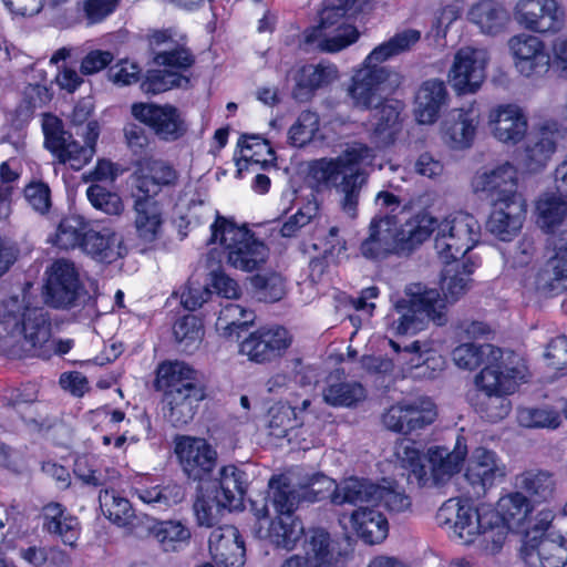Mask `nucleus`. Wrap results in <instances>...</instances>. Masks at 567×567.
<instances>
[{"label":"nucleus","mask_w":567,"mask_h":567,"mask_svg":"<svg viewBox=\"0 0 567 567\" xmlns=\"http://www.w3.org/2000/svg\"><path fill=\"white\" fill-rule=\"evenodd\" d=\"M399 247L393 219L375 217L369 228V237L361 244V254L369 259L382 258Z\"/></svg>","instance_id":"2f4dec72"},{"label":"nucleus","mask_w":567,"mask_h":567,"mask_svg":"<svg viewBox=\"0 0 567 567\" xmlns=\"http://www.w3.org/2000/svg\"><path fill=\"white\" fill-rule=\"evenodd\" d=\"M141 525L145 527L165 553L178 551L188 545L192 533L181 520H156L148 516L141 518Z\"/></svg>","instance_id":"7c9ffc66"},{"label":"nucleus","mask_w":567,"mask_h":567,"mask_svg":"<svg viewBox=\"0 0 567 567\" xmlns=\"http://www.w3.org/2000/svg\"><path fill=\"white\" fill-rule=\"evenodd\" d=\"M517 422L526 429L556 430L561 424L560 413L551 406H523L517 409Z\"/></svg>","instance_id":"5fc2aeb1"},{"label":"nucleus","mask_w":567,"mask_h":567,"mask_svg":"<svg viewBox=\"0 0 567 567\" xmlns=\"http://www.w3.org/2000/svg\"><path fill=\"white\" fill-rule=\"evenodd\" d=\"M319 212V204L315 198L308 199L300 205L297 212L290 215L282 224L280 234L282 237H295L300 229L307 226Z\"/></svg>","instance_id":"0e129e2a"},{"label":"nucleus","mask_w":567,"mask_h":567,"mask_svg":"<svg viewBox=\"0 0 567 567\" xmlns=\"http://www.w3.org/2000/svg\"><path fill=\"white\" fill-rule=\"evenodd\" d=\"M255 319L254 311L236 303H227L217 317L216 332L227 341H237L241 332L252 326Z\"/></svg>","instance_id":"37998d69"},{"label":"nucleus","mask_w":567,"mask_h":567,"mask_svg":"<svg viewBox=\"0 0 567 567\" xmlns=\"http://www.w3.org/2000/svg\"><path fill=\"white\" fill-rule=\"evenodd\" d=\"M422 33L413 28H405L396 31L391 38L377 45L370 58L383 63L412 50L421 40Z\"/></svg>","instance_id":"8fccbe9b"},{"label":"nucleus","mask_w":567,"mask_h":567,"mask_svg":"<svg viewBox=\"0 0 567 567\" xmlns=\"http://www.w3.org/2000/svg\"><path fill=\"white\" fill-rule=\"evenodd\" d=\"M383 62L370 58L353 71L348 93L355 106L361 109L375 107L372 115L371 141L377 148H386L395 143L402 131L401 112L403 105L396 100L381 103L384 84L390 76V70Z\"/></svg>","instance_id":"7ed1b4c3"},{"label":"nucleus","mask_w":567,"mask_h":567,"mask_svg":"<svg viewBox=\"0 0 567 567\" xmlns=\"http://www.w3.org/2000/svg\"><path fill=\"white\" fill-rule=\"evenodd\" d=\"M303 551L308 567H337L330 535L322 528H313L305 534Z\"/></svg>","instance_id":"c03bdc74"},{"label":"nucleus","mask_w":567,"mask_h":567,"mask_svg":"<svg viewBox=\"0 0 567 567\" xmlns=\"http://www.w3.org/2000/svg\"><path fill=\"white\" fill-rule=\"evenodd\" d=\"M173 333L176 342L190 347L202 341L205 330L202 319L188 315L174 323Z\"/></svg>","instance_id":"69168bd1"},{"label":"nucleus","mask_w":567,"mask_h":567,"mask_svg":"<svg viewBox=\"0 0 567 567\" xmlns=\"http://www.w3.org/2000/svg\"><path fill=\"white\" fill-rule=\"evenodd\" d=\"M379 491L374 505L382 504L391 513H402L411 507V498L399 488L395 482L383 478L378 483Z\"/></svg>","instance_id":"13d9d810"},{"label":"nucleus","mask_w":567,"mask_h":567,"mask_svg":"<svg viewBox=\"0 0 567 567\" xmlns=\"http://www.w3.org/2000/svg\"><path fill=\"white\" fill-rule=\"evenodd\" d=\"M408 414L414 433L431 425L437 416V411L431 399L422 396L408 401Z\"/></svg>","instance_id":"e2e57ef3"},{"label":"nucleus","mask_w":567,"mask_h":567,"mask_svg":"<svg viewBox=\"0 0 567 567\" xmlns=\"http://www.w3.org/2000/svg\"><path fill=\"white\" fill-rule=\"evenodd\" d=\"M491 54L486 48L465 45L453 56L447 81L457 95L475 94L487 78Z\"/></svg>","instance_id":"f8f14e48"},{"label":"nucleus","mask_w":567,"mask_h":567,"mask_svg":"<svg viewBox=\"0 0 567 567\" xmlns=\"http://www.w3.org/2000/svg\"><path fill=\"white\" fill-rule=\"evenodd\" d=\"M45 301L54 308H69L76 300L80 291L79 274L68 260L54 261L45 271Z\"/></svg>","instance_id":"6ab92c4d"},{"label":"nucleus","mask_w":567,"mask_h":567,"mask_svg":"<svg viewBox=\"0 0 567 567\" xmlns=\"http://www.w3.org/2000/svg\"><path fill=\"white\" fill-rule=\"evenodd\" d=\"M152 41L155 44L165 45V49L157 52L154 59L155 63L164 69L148 71L142 83L143 91L147 94H159L182 86L186 80L181 75V71L193 63L190 53L184 43L173 40L172 32L167 30L154 33Z\"/></svg>","instance_id":"9b49d317"},{"label":"nucleus","mask_w":567,"mask_h":567,"mask_svg":"<svg viewBox=\"0 0 567 567\" xmlns=\"http://www.w3.org/2000/svg\"><path fill=\"white\" fill-rule=\"evenodd\" d=\"M481 123V112L473 102L451 110L441 123L442 141L455 151H464L474 144Z\"/></svg>","instance_id":"a211bd4d"},{"label":"nucleus","mask_w":567,"mask_h":567,"mask_svg":"<svg viewBox=\"0 0 567 567\" xmlns=\"http://www.w3.org/2000/svg\"><path fill=\"white\" fill-rule=\"evenodd\" d=\"M514 20L523 29L539 34H555L565 27V11L557 0H517Z\"/></svg>","instance_id":"ddd939ff"},{"label":"nucleus","mask_w":567,"mask_h":567,"mask_svg":"<svg viewBox=\"0 0 567 567\" xmlns=\"http://www.w3.org/2000/svg\"><path fill=\"white\" fill-rule=\"evenodd\" d=\"M534 550L542 567H564L567 564V539L559 534L542 537Z\"/></svg>","instance_id":"864d4df0"},{"label":"nucleus","mask_w":567,"mask_h":567,"mask_svg":"<svg viewBox=\"0 0 567 567\" xmlns=\"http://www.w3.org/2000/svg\"><path fill=\"white\" fill-rule=\"evenodd\" d=\"M79 520L68 515L59 503H50L43 507V529L58 535L61 540L74 547L80 535Z\"/></svg>","instance_id":"a19ab883"},{"label":"nucleus","mask_w":567,"mask_h":567,"mask_svg":"<svg viewBox=\"0 0 567 567\" xmlns=\"http://www.w3.org/2000/svg\"><path fill=\"white\" fill-rule=\"evenodd\" d=\"M471 185L476 194H484L492 203L522 197L516 190L517 169L511 163H504L492 169L477 171Z\"/></svg>","instance_id":"5701e85b"},{"label":"nucleus","mask_w":567,"mask_h":567,"mask_svg":"<svg viewBox=\"0 0 567 567\" xmlns=\"http://www.w3.org/2000/svg\"><path fill=\"white\" fill-rule=\"evenodd\" d=\"M291 78L297 91L312 93L338 81L340 73L334 63L321 61L317 64L300 65L291 73Z\"/></svg>","instance_id":"72a5a7b5"},{"label":"nucleus","mask_w":567,"mask_h":567,"mask_svg":"<svg viewBox=\"0 0 567 567\" xmlns=\"http://www.w3.org/2000/svg\"><path fill=\"white\" fill-rule=\"evenodd\" d=\"M258 533L260 538L268 539L276 547L291 550L305 529L301 520L295 515H277L268 523L265 533H262V526Z\"/></svg>","instance_id":"ea45409f"},{"label":"nucleus","mask_w":567,"mask_h":567,"mask_svg":"<svg viewBox=\"0 0 567 567\" xmlns=\"http://www.w3.org/2000/svg\"><path fill=\"white\" fill-rule=\"evenodd\" d=\"M269 414L270 434L276 437H285L289 430L301 424L297 413V401L295 400L275 404L269 410Z\"/></svg>","instance_id":"4d7b16f0"},{"label":"nucleus","mask_w":567,"mask_h":567,"mask_svg":"<svg viewBox=\"0 0 567 567\" xmlns=\"http://www.w3.org/2000/svg\"><path fill=\"white\" fill-rule=\"evenodd\" d=\"M237 508L218 493L216 486L200 484L196 489L193 509L199 526L213 527L220 522L226 509Z\"/></svg>","instance_id":"473e14b6"},{"label":"nucleus","mask_w":567,"mask_h":567,"mask_svg":"<svg viewBox=\"0 0 567 567\" xmlns=\"http://www.w3.org/2000/svg\"><path fill=\"white\" fill-rule=\"evenodd\" d=\"M567 217V200L557 192H547L536 202V221L538 226L553 231Z\"/></svg>","instance_id":"de8ad7c7"},{"label":"nucleus","mask_w":567,"mask_h":567,"mask_svg":"<svg viewBox=\"0 0 567 567\" xmlns=\"http://www.w3.org/2000/svg\"><path fill=\"white\" fill-rule=\"evenodd\" d=\"M354 1L326 0L319 23L301 33L299 45L307 51L337 53L355 43L360 32L350 14Z\"/></svg>","instance_id":"0eeeda50"},{"label":"nucleus","mask_w":567,"mask_h":567,"mask_svg":"<svg viewBox=\"0 0 567 567\" xmlns=\"http://www.w3.org/2000/svg\"><path fill=\"white\" fill-rule=\"evenodd\" d=\"M44 147L54 156L59 164L73 171H80L87 165L96 152V142L100 136L97 121L87 123L85 132H79L84 144L74 140L64 131L62 121L52 114L42 117Z\"/></svg>","instance_id":"9d476101"},{"label":"nucleus","mask_w":567,"mask_h":567,"mask_svg":"<svg viewBox=\"0 0 567 567\" xmlns=\"http://www.w3.org/2000/svg\"><path fill=\"white\" fill-rule=\"evenodd\" d=\"M100 508L103 515L113 524L124 527L133 526L135 534L138 532V524L142 517H136L130 501L123 497L114 487L102 488L99 494Z\"/></svg>","instance_id":"f704fd0d"},{"label":"nucleus","mask_w":567,"mask_h":567,"mask_svg":"<svg viewBox=\"0 0 567 567\" xmlns=\"http://www.w3.org/2000/svg\"><path fill=\"white\" fill-rule=\"evenodd\" d=\"M134 228L143 243H154L163 234L164 210L159 202L142 195L134 196Z\"/></svg>","instance_id":"cd10ccee"},{"label":"nucleus","mask_w":567,"mask_h":567,"mask_svg":"<svg viewBox=\"0 0 567 567\" xmlns=\"http://www.w3.org/2000/svg\"><path fill=\"white\" fill-rule=\"evenodd\" d=\"M436 229L435 249L445 265L441 276V289L423 282L405 286L404 296L392 298L393 308L386 316L390 332L404 336L426 329L430 321L436 326L447 322V306L465 293L470 276L480 266V258L467 255L480 241L481 225L466 212L449 214L440 224L427 212L412 216L403 226L401 243L405 248L422 244Z\"/></svg>","instance_id":"f257e3e1"},{"label":"nucleus","mask_w":567,"mask_h":567,"mask_svg":"<svg viewBox=\"0 0 567 567\" xmlns=\"http://www.w3.org/2000/svg\"><path fill=\"white\" fill-rule=\"evenodd\" d=\"M236 165L238 173L252 167H266L275 161V152L269 143L259 135L243 136L238 142Z\"/></svg>","instance_id":"58836bf2"},{"label":"nucleus","mask_w":567,"mask_h":567,"mask_svg":"<svg viewBox=\"0 0 567 567\" xmlns=\"http://www.w3.org/2000/svg\"><path fill=\"white\" fill-rule=\"evenodd\" d=\"M81 249L93 259L101 262H113L125 252L123 238L109 227L101 230L89 229L84 233Z\"/></svg>","instance_id":"c756f323"},{"label":"nucleus","mask_w":567,"mask_h":567,"mask_svg":"<svg viewBox=\"0 0 567 567\" xmlns=\"http://www.w3.org/2000/svg\"><path fill=\"white\" fill-rule=\"evenodd\" d=\"M507 467L502 457L493 450L475 447L467 460L464 477L475 497L484 496L496 483L502 482Z\"/></svg>","instance_id":"dca6fc26"},{"label":"nucleus","mask_w":567,"mask_h":567,"mask_svg":"<svg viewBox=\"0 0 567 567\" xmlns=\"http://www.w3.org/2000/svg\"><path fill=\"white\" fill-rule=\"evenodd\" d=\"M508 50L516 72L525 79L537 80L550 69L545 42L535 34L518 33L508 40Z\"/></svg>","instance_id":"2eb2a0df"},{"label":"nucleus","mask_w":567,"mask_h":567,"mask_svg":"<svg viewBox=\"0 0 567 567\" xmlns=\"http://www.w3.org/2000/svg\"><path fill=\"white\" fill-rule=\"evenodd\" d=\"M86 196L94 208L107 215L118 216L124 212V203L121 196L102 185H91L86 190Z\"/></svg>","instance_id":"052dcab7"},{"label":"nucleus","mask_w":567,"mask_h":567,"mask_svg":"<svg viewBox=\"0 0 567 567\" xmlns=\"http://www.w3.org/2000/svg\"><path fill=\"white\" fill-rule=\"evenodd\" d=\"M85 219L78 215L64 217L51 238V243L60 249L81 247L84 233L89 231Z\"/></svg>","instance_id":"6e6d98bb"},{"label":"nucleus","mask_w":567,"mask_h":567,"mask_svg":"<svg viewBox=\"0 0 567 567\" xmlns=\"http://www.w3.org/2000/svg\"><path fill=\"white\" fill-rule=\"evenodd\" d=\"M396 461L403 468L411 471L416 481H425V465L422 463V455L415 443L410 440H400L394 447Z\"/></svg>","instance_id":"bf43d9fd"},{"label":"nucleus","mask_w":567,"mask_h":567,"mask_svg":"<svg viewBox=\"0 0 567 567\" xmlns=\"http://www.w3.org/2000/svg\"><path fill=\"white\" fill-rule=\"evenodd\" d=\"M208 544L213 564L202 567H241L245 564V544L235 526L225 525L214 529Z\"/></svg>","instance_id":"b1692460"},{"label":"nucleus","mask_w":567,"mask_h":567,"mask_svg":"<svg viewBox=\"0 0 567 567\" xmlns=\"http://www.w3.org/2000/svg\"><path fill=\"white\" fill-rule=\"evenodd\" d=\"M466 449L457 447L450 451L443 446H432L427 450L424 478L419 481L422 487H442L458 473L465 460Z\"/></svg>","instance_id":"a878e982"},{"label":"nucleus","mask_w":567,"mask_h":567,"mask_svg":"<svg viewBox=\"0 0 567 567\" xmlns=\"http://www.w3.org/2000/svg\"><path fill=\"white\" fill-rule=\"evenodd\" d=\"M378 493V483L369 478L349 477L336 486L330 499L333 505L350 504L362 507L361 504L367 503L374 506Z\"/></svg>","instance_id":"e433bc0d"},{"label":"nucleus","mask_w":567,"mask_h":567,"mask_svg":"<svg viewBox=\"0 0 567 567\" xmlns=\"http://www.w3.org/2000/svg\"><path fill=\"white\" fill-rule=\"evenodd\" d=\"M341 125H343V121L336 117L324 123L322 132H320L318 114L311 111H303L289 128L288 141L293 146L302 147L310 143L316 136L322 141L328 140L329 135L326 133V130L331 128V131H337Z\"/></svg>","instance_id":"c9c22d12"},{"label":"nucleus","mask_w":567,"mask_h":567,"mask_svg":"<svg viewBox=\"0 0 567 567\" xmlns=\"http://www.w3.org/2000/svg\"><path fill=\"white\" fill-rule=\"evenodd\" d=\"M352 528L365 544L382 543L389 533L388 519L384 515L370 507H359L350 516Z\"/></svg>","instance_id":"4c0bfd02"},{"label":"nucleus","mask_w":567,"mask_h":567,"mask_svg":"<svg viewBox=\"0 0 567 567\" xmlns=\"http://www.w3.org/2000/svg\"><path fill=\"white\" fill-rule=\"evenodd\" d=\"M155 389L164 393L166 417L175 427L188 424L199 402L206 398L205 384L197 371L183 361H164L156 370Z\"/></svg>","instance_id":"423d86ee"},{"label":"nucleus","mask_w":567,"mask_h":567,"mask_svg":"<svg viewBox=\"0 0 567 567\" xmlns=\"http://www.w3.org/2000/svg\"><path fill=\"white\" fill-rule=\"evenodd\" d=\"M409 419L408 401L398 402L382 414V423L386 430L404 435L412 433Z\"/></svg>","instance_id":"774afa93"},{"label":"nucleus","mask_w":567,"mask_h":567,"mask_svg":"<svg viewBox=\"0 0 567 567\" xmlns=\"http://www.w3.org/2000/svg\"><path fill=\"white\" fill-rule=\"evenodd\" d=\"M269 497L278 515H293L301 499L299 492L285 475L274 476L269 481Z\"/></svg>","instance_id":"3c124183"},{"label":"nucleus","mask_w":567,"mask_h":567,"mask_svg":"<svg viewBox=\"0 0 567 567\" xmlns=\"http://www.w3.org/2000/svg\"><path fill=\"white\" fill-rule=\"evenodd\" d=\"M468 20L485 34H497L506 24L507 14L502 4L494 0H481L468 11Z\"/></svg>","instance_id":"a18cd8bd"},{"label":"nucleus","mask_w":567,"mask_h":567,"mask_svg":"<svg viewBox=\"0 0 567 567\" xmlns=\"http://www.w3.org/2000/svg\"><path fill=\"white\" fill-rule=\"evenodd\" d=\"M374 157V148L355 142L349 144L337 157H322L311 162L308 177L318 189H336L340 193L342 212L354 218L364 182L363 167L372 165Z\"/></svg>","instance_id":"20e7f679"},{"label":"nucleus","mask_w":567,"mask_h":567,"mask_svg":"<svg viewBox=\"0 0 567 567\" xmlns=\"http://www.w3.org/2000/svg\"><path fill=\"white\" fill-rule=\"evenodd\" d=\"M175 453L184 474L193 481H205L217 465V451L205 439L181 436Z\"/></svg>","instance_id":"f3484780"},{"label":"nucleus","mask_w":567,"mask_h":567,"mask_svg":"<svg viewBox=\"0 0 567 567\" xmlns=\"http://www.w3.org/2000/svg\"><path fill=\"white\" fill-rule=\"evenodd\" d=\"M529 379L530 372L524 362L494 360L475 375L476 393L472 405L482 419L492 423L498 422L512 411L508 395L515 393Z\"/></svg>","instance_id":"39448f33"},{"label":"nucleus","mask_w":567,"mask_h":567,"mask_svg":"<svg viewBox=\"0 0 567 567\" xmlns=\"http://www.w3.org/2000/svg\"><path fill=\"white\" fill-rule=\"evenodd\" d=\"M487 124L492 136L503 144L515 145L528 130L524 110L515 103L498 104L488 112Z\"/></svg>","instance_id":"4be33fe9"},{"label":"nucleus","mask_w":567,"mask_h":567,"mask_svg":"<svg viewBox=\"0 0 567 567\" xmlns=\"http://www.w3.org/2000/svg\"><path fill=\"white\" fill-rule=\"evenodd\" d=\"M251 284L258 291L260 299L269 302L280 300L286 293V284L279 274H269L267 276H256Z\"/></svg>","instance_id":"338daca9"},{"label":"nucleus","mask_w":567,"mask_h":567,"mask_svg":"<svg viewBox=\"0 0 567 567\" xmlns=\"http://www.w3.org/2000/svg\"><path fill=\"white\" fill-rule=\"evenodd\" d=\"M565 128L555 120L543 122L535 138L525 147L518 158L519 168L525 173L543 169L557 148V141L565 136Z\"/></svg>","instance_id":"aec40b11"},{"label":"nucleus","mask_w":567,"mask_h":567,"mask_svg":"<svg viewBox=\"0 0 567 567\" xmlns=\"http://www.w3.org/2000/svg\"><path fill=\"white\" fill-rule=\"evenodd\" d=\"M447 101L449 93L443 81L427 80L423 82L415 95L414 116L416 122L423 125L435 123Z\"/></svg>","instance_id":"c85d7f7f"},{"label":"nucleus","mask_w":567,"mask_h":567,"mask_svg":"<svg viewBox=\"0 0 567 567\" xmlns=\"http://www.w3.org/2000/svg\"><path fill=\"white\" fill-rule=\"evenodd\" d=\"M31 285L19 297H10L3 306L2 321H10L8 330H2V338L10 337L21 342L22 348L32 350L42 348L50 340L51 324L48 313L42 307L34 305L31 297Z\"/></svg>","instance_id":"1a4fd4ad"},{"label":"nucleus","mask_w":567,"mask_h":567,"mask_svg":"<svg viewBox=\"0 0 567 567\" xmlns=\"http://www.w3.org/2000/svg\"><path fill=\"white\" fill-rule=\"evenodd\" d=\"M486 223L487 230L501 240L507 241L515 237L523 227L527 205L523 197L498 199Z\"/></svg>","instance_id":"393cba45"},{"label":"nucleus","mask_w":567,"mask_h":567,"mask_svg":"<svg viewBox=\"0 0 567 567\" xmlns=\"http://www.w3.org/2000/svg\"><path fill=\"white\" fill-rule=\"evenodd\" d=\"M520 487L536 501H547L554 492L551 475L544 471H529L522 475Z\"/></svg>","instance_id":"680f3d73"},{"label":"nucleus","mask_w":567,"mask_h":567,"mask_svg":"<svg viewBox=\"0 0 567 567\" xmlns=\"http://www.w3.org/2000/svg\"><path fill=\"white\" fill-rule=\"evenodd\" d=\"M530 512L527 497L517 492L502 497L497 509L472 508L449 499L439 508L435 518L440 526L453 529L455 537L464 544H471L476 536H482L483 542L492 544L491 550L497 551L508 530L522 533L526 529Z\"/></svg>","instance_id":"f03ea898"},{"label":"nucleus","mask_w":567,"mask_h":567,"mask_svg":"<svg viewBox=\"0 0 567 567\" xmlns=\"http://www.w3.org/2000/svg\"><path fill=\"white\" fill-rule=\"evenodd\" d=\"M329 377L328 385L323 389L322 395L326 403L332 406H353L365 399V390L358 382H332Z\"/></svg>","instance_id":"603ef678"},{"label":"nucleus","mask_w":567,"mask_h":567,"mask_svg":"<svg viewBox=\"0 0 567 567\" xmlns=\"http://www.w3.org/2000/svg\"><path fill=\"white\" fill-rule=\"evenodd\" d=\"M291 343V336L286 328H261L251 333L240 346V354H267L271 351L286 350Z\"/></svg>","instance_id":"79ce46f5"},{"label":"nucleus","mask_w":567,"mask_h":567,"mask_svg":"<svg viewBox=\"0 0 567 567\" xmlns=\"http://www.w3.org/2000/svg\"><path fill=\"white\" fill-rule=\"evenodd\" d=\"M208 485L210 487L216 486L221 496L238 507L246 494L248 477L243 470L230 464L223 466L218 471V477L214 482L208 483Z\"/></svg>","instance_id":"49530a36"},{"label":"nucleus","mask_w":567,"mask_h":567,"mask_svg":"<svg viewBox=\"0 0 567 567\" xmlns=\"http://www.w3.org/2000/svg\"><path fill=\"white\" fill-rule=\"evenodd\" d=\"M489 332L488 326L483 322H471L460 326L455 330V334L461 337V344L455 351L463 354H503L498 348L481 341Z\"/></svg>","instance_id":"09e8293b"},{"label":"nucleus","mask_w":567,"mask_h":567,"mask_svg":"<svg viewBox=\"0 0 567 567\" xmlns=\"http://www.w3.org/2000/svg\"><path fill=\"white\" fill-rule=\"evenodd\" d=\"M209 243L218 245L229 266L251 272L260 269L269 258V249L245 226L217 216L210 225Z\"/></svg>","instance_id":"6e6552de"},{"label":"nucleus","mask_w":567,"mask_h":567,"mask_svg":"<svg viewBox=\"0 0 567 567\" xmlns=\"http://www.w3.org/2000/svg\"><path fill=\"white\" fill-rule=\"evenodd\" d=\"M524 286L544 296L558 293L567 287V239L555 244L546 269L535 271L533 268Z\"/></svg>","instance_id":"412c9836"},{"label":"nucleus","mask_w":567,"mask_h":567,"mask_svg":"<svg viewBox=\"0 0 567 567\" xmlns=\"http://www.w3.org/2000/svg\"><path fill=\"white\" fill-rule=\"evenodd\" d=\"M134 179L138 195L153 198L163 187L174 185L178 174L174 166L165 161L144 158L137 163Z\"/></svg>","instance_id":"bb28decb"},{"label":"nucleus","mask_w":567,"mask_h":567,"mask_svg":"<svg viewBox=\"0 0 567 567\" xmlns=\"http://www.w3.org/2000/svg\"><path fill=\"white\" fill-rule=\"evenodd\" d=\"M135 120L143 123L165 142L179 140L187 132L184 114L172 104L137 102L131 107Z\"/></svg>","instance_id":"4468645a"}]
</instances>
